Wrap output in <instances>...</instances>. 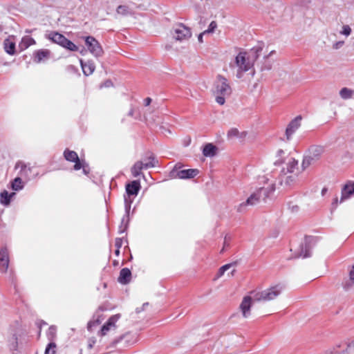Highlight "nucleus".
I'll return each mask as SVG.
<instances>
[{
  "label": "nucleus",
  "instance_id": "f257e3e1",
  "mask_svg": "<svg viewBox=\"0 0 354 354\" xmlns=\"http://www.w3.org/2000/svg\"><path fill=\"white\" fill-rule=\"evenodd\" d=\"M259 48H253L249 51H241L234 60L230 64V68L236 78L241 79L248 71L254 75V64L259 57Z\"/></svg>",
  "mask_w": 354,
  "mask_h": 354
},
{
  "label": "nucleus",
  "instance_id": "f03ea898",
  "mask_svg": "<svg viewBox=\"0 0 354 354\" xmlns=\"http://www.w3.org/2000/svg\"><path fill=\"white\" fill-rule=\"evenodd\" d=\"M299 167L298 160L292 156L286 157L285 166L281 170V182L286 185L292 186L298 181L299 175L304 171Z\"/></svg>",
  "mask_w": 354,
  "mask_h": 354
},
{
  "label": "nucleus",
  "instance_id": "7ed1b4c3",
  "mask_svg": "<svg viewBox=\"0 0 354 354\" xmlns=\"http://www.w3.org/2000/svg\"><path fill=\"white\" fill-rule=\"evenodd\" d=\"M232 89L228 83L227 80L221 75H218L214 83V93L216 95V102L223 105L225 104L226 96H229L231 94Z\"/></svg>",
  "mask_w": 354,
  "mask_h": 354
},
{
  "label": "nucleus",
  "instance_id": "20e7f679",
  "mask_svg": "<svg viewBox=\"0 0 354 354\" xmlns=\"http://www.w3.org/2000/svg\"><path fill=\"white\" fill-rule=\"evenodd\" d=\"M324 149L322 146H312L309 148L307 153L304 156L301 167L302 170L306 169L310 165L319 161L324 153Z\"/></svg>",
  "mask_w": 354,
  "mask_h": 354
},
{
  "label": "nucleus",
  "instance_id": "39448f33",
  "mask_svg": "<svg viewBox=\"0 0 354 354\" xmlns=\"http://www.w3.org/2000/svg\"><path fill=\"white\" fill-rule=\"evenodd\" d=\"M283 289V286L278 284L261 292H251V294H254V299L257 301H268L277 297Z\"/></svg>",
  "mask_w": 354,
  "mask_h": 354
},
{
  "label": "nucleus",
  "instance_id": "423d86ee",
  "mask_svg": "<svg viewBox=\"0 0 354 354\" xmlns=\"http://www.w3.org/2000/svg\"><path fill=\"white\" fill-rule=\"evenodd\" d=\"M274 189L275 187L273 183L269 184L267 187H260L247 199V203L250 205H254L258 203L261 199L264 200L266 198L268 197L269 194L274 192Z\"/></svg>",
  "mask_w": 354,
  "mask_h": 354
},
{
  "label": "nucleus",
  "instance_id": "0eeeda50",
  "mask_svg": "<svg viewBox=\"0 0 354 354\" xmlns=\"http://www.w3.org/2000/svg\"><path fill=\"white\" fill-rule=\"evenodd\" d=\"M315 243V240L312 236H306L304 242H302L298 249L296 250L295 257L307 258L310 257V250Z\"/></svg>",
  "mask_w": 354,
  "mask_h": 354
},
{
  "label": "nucleus",
  "instance_id": "6e6552de",
  "mask_svg": "<svg viewBox=\"0 0 354 354\" xmlns=\"http://www.w3.org/2000/svg\"><path fill=\"white\" fill-rule=\"evenodd\" d=\"M180 166L176 165L169 172V178L189 179L195 177L198 174V170L196 169H180Z\"/></svg>",
  "mask_w": 354,
  "mask_h": 354
},
{
  "label": "nucleus",
  "instance_id": "1a4fd4ad",
  "mask_svg": "<svg viewBox=\"0 0 354 354\" xmlns=\"http://www.w3.org/2000/svg\"><path fill=\"white\" fill-rule=\"evenodd\" d=\"M171 35L176 41L183 42L187 41L192 36L190 29L183 24H178L174 27Z\"/></svg>",
  "mask_w": 354,
  "mask_h": 354
},
{
  "label": "nucleus",
  "instance_id": "9d476101",
  "mask_svg": "<svg viewBox=\"0 0 354 354\" xmlns=\"http://www.w3.org/2000/svg\"><path fill=\"white\" fill-rule=\"evenodd\" d=\"M137 8L136 3L132 1H127L116 8L115 15L120 17L133 16Z\"/></svg>",
  "mask_w": 354,
  "mask_h": 354
},
{
  "label": "nucleus",
  "instance_id": "9b49d317",
  "mask_svg": "<svg viewBox=\"0 0 354 354\" xmlns=\"http://www.w3.org/2000/svg\"><path fill=\"white\" fill-rule=\"evenodd\" d=\"M85 44L89 52L95 57H101L103 55L102 47L93 37H86L85 38Z\"/></svg>",
  "mask_w": 354,
  "mask_h": 354
},
{
  "label": "nucleus",
  "instance_id": "f8f14e48",
  "mask_svg": "<svg viewBox=\"0 0 354 354\" xmlns=\"http://www.w3.org/2000/svg\"><path fill=\"white\" fill-rule=\"evenodd\" d=\"M21 326L19 325V328L17 330H13L12 336L9 340V348L12 354H18L19 353V351L18 349L19 342L21 341Z\"/></svg>",
  "mask_w": 354,
  "mask_h": 354
},
{
  "label": "nucleus",
  "instance_id": "ddd939ff",
  "mask_svg": "<svg viewBox=\"0 0 354 354\" xmlns=\"http://www.w3.org/2000/svg\"><path fill=\"white\" fill-rule=\"evenodd\" d=\"M252 296H245L239 306V308L242 313V315L244 318H248L250 315V309L253 301H256L254 299V294Z\"/></svg>",
  "mask_w": 354,
  "mask_h": 354
},
{
  "label": "nucleus",
  "instance_id": "4468645a",
  "mask_svg": "<svg viewBox=\"0 0 354 354\" xmlns=\"http://www.w3.org/2000/svg\"><path fill=\"white\" fill-rule=\"evenodd\" d=\"M10 262L9 252L6 247H2L0 249V272L5 273L7 272Z\"/></svg>",
  "mask_w": 354,
  "mask_h": 354
},
{
  "label": "nucleus",
  "instance_id": "2eb2a0df",
  "mask_svg": "<svg viewBox=\"0 0 354 354\" xmlns=\"http://www.w3.org/2000/svg\"><path fill=\"white\" fill-rule=\"evenodd\" d=\"M64 156L66 160L75 163L74 165L75 170H79L82 167H84L75 151L66 149L64 152Z\"/></svg>",
  "mask_w": 354,
  "mask_h": 354
},
{
  "label": "nucleus",
  "instance_id": "dca6fc26",
  "mask_svg": "<svg viewBox=\"0 0 354 354\" xmlns=\"http://www.w3.org/2000/svg\"><path fill=\"white\" fill-rule=\"evenodd\" d=\"M301 118L298 116L292 120L288 125L286 130V136L288 140H289L292 135L295 132V131L300 127V121Z\"/></svg>",
  "mask_w": 354,
  "mask_h": 354
},
{
  "label": "nucleus",
  "instance_id": "f3484780",
  "mask_svg": "<svg viewBox=\"0 0 354 354\" xmlns=\"http://www.w3.org/2000/svg\"><path fill=\"white\" fill-rule=\"evenodd\" d=\"M353 196H354V182H349L342 189V196L339 203H342Z\"/></svg>",
  "mask_w": 354,
  "mask_h": 354
},
{
  "label": "nucleus",
  "instance_id": "a211bd4d",
  "mask_svg": "<svg viewBox=\"0 0 354 354\" xmlns=\"http://www.w3.org/2000/svg\"><path fill=\"white\" fill-rule=\"evenodd\" d=\"M120 317V315L119 314L111 316L107 322L102 326L101 330V335H105L111 327H115V324L118 321Z\"/></svg>",
  "mask_w": 354,
  "mask_h": 354
},
{
  "label": "nucleus",
  "instance_id": "6ab92c4d",
  "mask_svg": "<svg viewBox=\"0 0 354 354\" xmlns=\"http://www.w3.org/2000/svg\"><path fill=\"white\" fill-rule=\"evenodd\" d=\"M140 188V182L138 180H133L126 185V193L127 195L133 196L134 198L138 195Z\"/></svg>",
  "mask_w": 354,
  "mask_h": 354
},
{
  "label": "nucleus",
  "instance_id": "aec40b11",
  "mask_svg": "<svg viewBox=\"0 0 354 354\" xmlns=\"http://www.w3.org/2000/svg\"><path fill=\"white\" fill-rule=\"evenodd\" d=\"M46 36L49 40H51L54 43H56L62 46L66 39V37L63 35L57 32H50L47 33Z\"/></svg>",
  "mask_w": 354,
  "mask_h": 354
},
{
  "label": "nucleus",
  "instance_id": "412c9836",
  "mask_svg": "<svg viewBox=\"0 0 354 354\" xmlns=\"http://www.w3.org/2000/svg\"><path fill=\"white\" fill-rule=\"evenodd\" d=\"M131 272L130 270L127 268H122L120 272L118 281L122 284H127L131 281Z\"/></svg>",
  "mask_w": 354,
  "mask_h": 354
},
{
  "label": "nucleus",
  "instance_id": "4be33fe9",
  "mask_svg": "<svg viewBox=\"0 0 354 354\" xmlns=\"http://www.w3.org/2000/svg\"><path fill=\"white\" fill-rule=\"evenodd\" d=\"M81 66L82 68L83 73L86 75H91L95 71V64L92 61H88L87 62H83L82 60H80Z\"/></svg>",
  "mask_w": 354,
  "mask_h": 354
},
{
  "label": "nucleus",
  "instance_id": "5701e85b",
  "mask_svg": "<svg viewBox=\"0 0 354 354\" xmlns=\"http://www.w3.org/2000/svg\"><path fill=\"white\" fill-rule=\"evenodd\" d=\"M217 148L216 146L211 143L205 145L203 149V154L206 157H213L216 155Z\"/></svg>",
  "mask_w": 354,
  "mask_h": 354
},
{
  "label": "nucleus",
  "instance_id": "b1692460",
  "mask_svg": "<svg viewBox=\"0 0 354 354\" xmlns=\"http://www.w3.org/2000/svg\"><path fill=\"white\" fill-rule=\"evenodd\" d=\"M50 51L48 50H41L36 53L35 61L37 63L43 62L49 57Z\"/></svg>",
  "mask_w": 354,
  "mask_h": 354
},
{
  "label": "nucleus",
  "instance_id": "393cba45",
  "mask_svg": "<svg viewBox=\"0 0 354 354\" xmlns=\"http://www.w3.org/2000/svg\"><path fill=\"white\" fill-rule=\"evenodd\" d=\"M143 165L144 164L141 161H138L133 165L131 169L133 177H138L141 174L142 169H145Z\"/></svg>",
  "mask_w": 354,
  "mask_h": 354
},
{
  "label": "nucleus",
  "instance_id": "a878e982",
  "mask_svg": "<svg viewBox=\"0 0 354 354\" xmlns=\"http://www.w3.org/2000/svg\"><path fill=\"white\" fill-rule=\"evenodd\" d=\"M4 48L6 53L10 55H12L15 50V44L10 39H7L4 41Z\"/></svg>",
  "mask_w": 354,
  "mask_h": 354
},
{
  "label": "nucleus",
  "instance_id": "bb28decb",
  "mask_svg": "<svg viewBox=\"0 0 354 354\" xmlns=\"http://www.w3.org/2000/svg\"><path fill=\"white\" fill-rule=\"evenodd\" d=\"M354 94V91L344 87L339 91V95L344 100L351 99Z\"/></svg>",
  "mask_w": 354,
  "mask_h": 354
},
{
  "label": "nucleus",
  "instance_id": "cd10ccee",
  "mask_svg": "<svg viewBox=\"0 0 354 354\" xmlns=\"http://www.w3.org/2000/svg\"><path fill=\"white\" fill-rule=\"evenodd\" d=\"M11 202L9 193L6 190H3L0 193V203L3 205L8 206Z\"/></svg>",
  "mask_w": 354,
  "mask_h": 354
},
{
  "label": "nucleus",
  "instance_id": "c85d7f7f",
  "mask_svg": "<svg viewBox=\"0 0 354 354\" xmlns=\"http://www.w3.org/2000/svg\"><path fill=\"white\" fill-rule=\"evenodd\" d=\"M57 334V328L54 326H51L48 328V330L46 333V336L50 342H54V340L56 338Z\"/></svg>",
  "mask_w": 354,
  "mask_h": 354
},
{
  "label": "nucleus",
  "instance_id": "c756f323",
  "mask_svg": "<svg viewBox=\"0 0 354 354\" xmlns=\"http://www.w3.org/2000/svg\"><path fill=\"white\" fill-rule=\"evenodd\" d=\"M132 196L131 195H124V207H125V212L127 215L128 216L129 214V211L131 209V203L133 201V198H131Z\"/></svg>",
  "mask_w": 354,
  "mask_h": 354
},
{
  "label": "nucleus",
  "instance_id": "7c9ffc66",
  "mask_svg": "<svg viewBox=\"0 0 354 354\" xmlns=\"http://www.w3.org/2000/svg\"><path fill=\"white\" fill-rule=\"evenodd\" d=\"M11 188L14 191H19L22 189V180L20 177H17L12 181Z\"/></svg>",
  "mask_w": 354,
  "mask_h": 354
},
{
  "label": "nucleus",
  "instance_id": "2f4dec72",
  "mask_svg": "<svg viewBox=\"0 0 354 354\" xmlns=\"http://www.w3.org/2000/svg\"><path fill=\"white\" fill-rule=\"evenodd\" d=\"M62 46L71 51H77L78 47L70 40L66 38Z\"/></svg>",
  "mask_w": 354,
  "mask_h": 354
},
{
  "label": "nucleus",
  "instance_id": "473e14b6",
  "mask_svg": "<svg viewBox=\"0 0 354 354\" xmlns=\"http://www.w3.org/2000/svg\"><path fill=\"white\" fill-rule=\"evenodd\" d=\"M285 151L282 149H279L277 152V159L274 162V165H281L283 162H286V158H284Z\"/></svg>",
  "mask_w": 354,
  "mask_h": 354
},
{
  "label": "nucleus",
  "instance_id": "72a5a7b5",
  "mask_svg": "<svg viewBox=\"0 0 354 354\" xmlns=\"http://www.w3.org/2000/svg\"><path fill=\"white\" fill-rule=\"evenodd\" d=\"M56 353V344L55 342H50L45 350L44 354H55Z\"/></svg>",
  "mask_w": 354,
  "mask_h": 354
},
{
  "label": "nucleus",
  "instance_id": "f704fd0d",
  "mask_svg": "<svg viewBox=\"0 0 354 354\" xmlns=\"http://www.w3.org/2000/svg\"><path fill=\"white\" fill-rule=\"evenodd\" d=\"M232 263H228V264L224 265L222 267H221L218 270L217 274H216V277L219 278L221 276H223V274L225 273V272L227 271L228 269H230L232 267Z\"/></svg>",
  "mask_w": 354,
  "mask_h": 354
},
{
  "label": "nucleus",
  "instance_id": "c9c22d12",
  "mask_svg": "<svg viewBox=\"0 0 354 354\" xmlns=\"http://www.w3.org/2000/svg\"><path fill=\"white\" fill-rule=\"evenodd\" d=\"M35 41L34 39L29 36L24 37V48H28L30 46L35 44Z\"/></svg>",
  "mask_w": 354,
  "mask_h": 354
},
{
  "label": "nucleus",
  "instance_id": "e433bc0d",
  "mask_svg": "<svg viewBox=\"0 0 354 354\" xmlns=\"http://www.w3.org/2000/svg\"><path fill=\"white\" fill-rule=\"evenodd\" d=\"M239 131L236 128H232L230 129L227 132V137L229 138H234L239 137Z\"/></svg>",
  "mask_w": 354,
  "mask_h": 354
},
{
  "label": "nucleus",
  "instance_id": "4c0bfd02",
  "mask_svg": "<svg viewBox=\"0 0 354 354\" xmlns=\"http://www.w3.org/2000/svg\"><path fill=\"white\" fill-rule=\"evenodd\" d=\"M216 27H217L216 23L213 21L209 25L208 28L203 32V34L212 33V32H214V31L215 30Z\"/></svg>",
  "mask_w": 354,
  "mask_h": 354
},
{
  "label": "nucleus",
  "instance_id": "58836bf2",
  "mask_svg": "<svg viewBox=\"0 0 354 354\" xmlns=\"http://www.w3.org/2000/svg\"><path fill=\"white\" fill-rule=\"evenodd\" d=\"M339 33L346 37H348L351 33V28L348 25H344Z\"/></svg>",
  "mask_w": 354,
  "mask_h": 354
},
{
  "label": "nucleus",
  "instance_id": "ea45409f",
  "mask_svg": "<svg viewBox=\"0 0 354 354\" xmlns=\"http://www.w3.org/2000/svg\"><path fill=\"white\" fill-rule=\"evenodd\" d=\"M156 160H155V158L153 157H150L149 160L148 162L143 163L144 164L143 167L145 169L153 167L156 166Z\"/></svg>",
  "mask_w": 354,
  "mask_h": 354
},
{
  "label": "nucleus",
  "instance_id": "a19ab883",
  "mask_svg": "<svg viewBox=\"0 0 354 354\" xmlns=\"http://www.w3.org/2000/svg\"><path fill=\"white\" fill-rule=\"evenodd\" d=\"M248 205H250L248 203H247V201H246L239 204L236 207V210H237V212H241V213L244 212L246 210L247 206H248Z\"/></svg>",
  "mask_w": 354,
  "mask_h": 354
},
{
  "label": "nucleus",
  "instance_id": "79ce46f5",
  "mask_svg": "<svg viewBox=\"0 0 354 354\" xmlns=\"http://www.w3.org/2000/svg\"><path fill=\"white\" fill-rule=\"evenodd\" d=\"M122 245V239L121 238H116L115 241V246L116 248L120 249Z\"/></svg>",
  "mask_w": 354,
  "mask_h": 354
},
{
  "label": "nucleus",
  "instance_id": "37998d69",
  "mask_svg": "<svg viewBox=\"0 0 354 354\" xmlns=\"http://www.w3.org/2000/svg\"><path fill=\"white\" fill-rule=\"evenodd\" d=\"M344 44L343 41H337L333 44V47L334 49H339L343 46Z\"/></svg>",
  "mask_w": 354,
  "mask_h": 354
},
{
  "label": "nucleus",
  "instance_id": "c03bdc74",
  "mask_svg": "<svg viewBox=\"0 0 354 354\" xmlns=\"http://www.w3.org/2000/svg\"><path fill=\"white\" fill-rule=\"evenodd\" d=\"M151 102V99L150 97H147L144 100V103L145 106H149Z\"/></svg>",
  "mask_w": 354,
  "mask_h": 354
},
{
  "label": "nucleus",
  "instance_id": "a18cd8bd",
  "mask_svg": "<svg viewBox=\"0 0 354 354\" xmlns=\"http://www.w3.org/2000/svg\"><path fill=\"white\" fill-rule=\"evenodd\" d=\"M113 85L112 82L109 80L108 81H106L104 83V86H106V87H109V86H111Z\"/></svg>",
  "mask_w": 354,
  "mask_h": 354
},
{
  "label": "nucleus",
  "instance_id": "49530a36",
  "mask_svg": "<svg viewBox=\"0 0 354 354\" xmlns=\"http://www.w3.org/2000/svg\"><path fill=\"white\" fill-rule=\"evenodd\" d=\"M15 196H16V193L14 192L9 194V196H10V198L11 199V201L13 200V198L15 197Z\"/></svg>",
  "mask_w": 354,
  "mask_h": 354
},
{
  "label": "nucleus",
  "instance_id": "de8ad7c7",
  "mask_svg": "<svg viewBox=\"0 0 354 354\" xmlns=\"http://www.w3.org/2000/svg\"><path fill=\"white\" fill-rule=\"evenodd\" d=\"M205 35V34H203V32H202V33H201V34L198 35V41H199L200 42H203V35Z\"/></svg>",
  "mask_w": 354,
  "mask_h": 354
},
{
  "label": "nucleus",
  "instance_id": "09e8293b",
  "mask_svg": "<svg viewBox=\"0 0 354 354\" xmlns=\"http://www.w3.org/2000/svg\"><path fill=\"white\" fill-rule=\"evenodd\" d=\"M115 254L116 256H119V254H120V249L116 248V250L115 251Z\"/></svg>",
  "mask_w": 354,
  "mask_h": 354
},
{
  "label": "nucleus",
  "instance_id": "8fccbe9b",
  "mask_svg": "<svg viewBox=\"0 0 354 354\" xmlns=\"http://www.w3.org/2000/svg\"><path fill=\"white\" fill-rule=\"evenodd\" d=\"M333 205L335 206L337 205V198H335L334 200V201L333 202Z\"/></svg>",
  "mask_w": 354,
  "mask_h": 354
},
{
  "label": "nucleus",
  "instance_id": "3c124183",
  "mask_svg": "<svg viewBox=\"0 0 354 354\" xmlns=\"http://www.w3.org/2000/svg\"><path fill=\"white\" fill-rule=\"evenodd\" d=\"M26 173V166L24 165V174Z\"/></svg>",
  "mask_w": 354,
  "mask_h": 354
},
{
  "label": "nucleus",
  "instance_id": "603ef678",
  "mask_svg": "<svg viewBox=\"0 0 354 354\" xmlns=\"http://www.w3.org/2000/svg\"><path fill=\"white\" fill-rule=\"evenodd\" d=\"M326 188H324V189H322V194H324V193H326Z\"/></svg>",
  "mask_w": 354,
  "mask_h": 354
},
{
  "label": "nucleus",
  "instance_id": "864d4df0",
  "mask_svg": "<svg viewBox=\"0 0 354 354\" xmlns=\"http://www.w3.org/2000/svg\"><path fill=\"white\" fill-rule=\"evenodd\" d=\"M12 283H14L15 288L17 290V286H16V284L15 283L14 279H12Z\"/></svg>",
  "mask_w": 354,
  "mask_h": 354
},
{
  "label": "nucleus",
  "instance_id": "5fc2aeb1",
  "mask_svg": "<svg viewBox=\"0 0 354 354\" xmlns=\"http://www.w3.org/2000/svg\"><path fill=\"white\" fill-rule=\"evenodd\" d=\"M129 115H133V111H132V110L129 112Z\"/></svg>",
  "mask_w": 354,
  "mask_h": 354
}]
</instances>
